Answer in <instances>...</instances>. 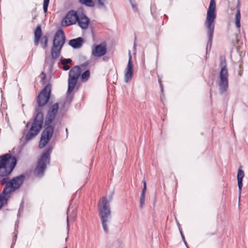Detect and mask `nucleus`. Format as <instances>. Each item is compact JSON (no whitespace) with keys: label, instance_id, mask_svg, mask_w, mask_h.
I'll use <instances>...</instances> for the list:
<instances>
[{"label":"nucleus","instance_id":"obj_9","mask_svg":"<svg viewBox=\"0 0 248 248\" xmlns=\"http://www.w3.org/2000/svg\"><path fill=\"white\" fill-rule=\"evenodd\" d=\"M81 70L78 66L73 67L69 72L68 78V87L67 91V100H69L70 102L72 99V96L71 95V93L74 90L78 80L80 76Z\"/></svg>","mask_w":248,"mask_h":248},{"label":"nucleus","instance_id":"obj_18","mask_svg":"<svg viewBox=\"0 0 248 248\" xmlns=\"http://www.w3.org/2000/svg\"><path fill=\"white\" fill-rule=\"evenodd\" d=\"M10 198V196L7 193H4L3 190L2 193L0 194V209L2 207L7 204L8 200Z\"/></svg>","mask_w":248,"mask_h":248},{"label":"nucleus","instance_id":"obj_38","mask_svg":"<svg viewBox=\"0 0 248 248\" xmlns=\"http://www.w3.org/2000/svg\"><path fill=\"white\" fill-rule=\"evenodd\" d=\"M185 244L186 248H189L186 242V244Z\"/></svg>","mask_w":248,"mask_h":248},{"label":"nucleus","instance_id":"obj_29","mask_svg":"<svg viewBox=\"0 0 248 248\" xmlns=\"http://www.w3.org/2000/svg\"><path fill=\"white\" fill-rule=\"evenodd\" d=\"M40 77L42 80V82L43 84L45 83V80L46 78V75L44 72H42L41 74L40 75Z\"/></svg>","mask_w":248,"mask_h":248},{"label":"nucleus","instance_id":"obj_33","mask_svg":"<svg viewBox=\"0 0 248 248\" xmlns=\"http://www.w3.org/2000/svg\"><path fill=\"white\" fill-rule=\"evenodd\" d=\"M180 233H181V237H182V238L183 239V241L184 242V243L185 244H186V241L185 240V236H184V235L183 234V232H182V230H180Z\"/></svg>","mask_w":248,"mask_h":248},{"label":"nucleus","instance_id":"obj_28","mask_svg":"<svg viewBox=\"0 0 248 248\" xmlns=\"http://www.w3.org/2000/svg\"><path fill=\"white\" fill-rule=\"evenodd\" d=\"M23 211V203L22 202L20 203V207L18 210V214H17V217H19L20 216V214L21 213H22Z\"/></svg>","mask_w":248,"mask_h":248},{"label":"nucleus","instance_id":"obj_39","mask_svg":"<svg viewBox=\"0 0 248 248\" xmlns=\"http://www.w3.org/2000/svg\"><path fill=\"white\" fill-rule=\"evenodd\" d=\"M17 227H18V225L16 223V224H15V228H16H16H17Z\"/></svg>","mask_w":248,"mask_h":248},{"label":"nucleus","instance_id":"obj_13","mask_svg":"<svg viewBox=\"0 0 248 248\" xmlns=\"http://www.w3.org/2000/svg\"><path fill=\"white\" fill-rule=\"evenodd\" d=\"M107 53V48L105 45L101 44L96 45L92 49V54L96 57H101Z\"/></svg>","mask_w":248,"mask_h":248},{"label":"nucleus","instance_id":"obj_35","mask_svg":"<svg viewBox=\"0 0 248 248\" xmlns=\"http://www.w3.org/2000/svg\"><path fill=\"white\" fill-rule=\"evenodd\" d=\"M63 69L65 71L68 70L70 69V66L67 64L63 65Z\"/></svg>","mask_w":248,"mask_h":248},{"label":"nucleus","instance_id":"obj_27","mask_svg":"<svg viewBox=\"0 0 248 248\" xmlns=\"http://www.w3.org/2000/svg\"><path fill=\"white\" fill-rule=\"evenodd\" d=\"M72 62V60L70 59H63L62 60L61 63L62 65L68 64Z\"/></svg>","mask_w":248,"mask_h":248},{"label":"nucleus","instance_id":"obj_20","mask_svg":"<svg viewBox=\"0 0 248 248\" xmlns=\"http://www.w3.org/2000/svg\"><path fill=\"white\" fill-rule=\"evenodd\" d=\"M79 1L82 4L88 7H93L94 6L93 0H79Z\"/></svg>","mask_w":248,"mask_h":248},{"label":"nucleus","instance_id":"obj_25","mask_svg":"<svg viewBox=\"0 0 248 248\" xmlns=\"http://www.w3.org/2000/svg\"><path fill=\"white\" fill-rule=\"evenodd\" d=\"M49 2V0H44L43 2V10L45 13L47 12V8Z\"/></svg>","mask_w":248,"mask_h":248},{"label":"nucleus","instance_id":"obj_11","mask_svg":"<svg viewBox=\"0 0 248 248\" xmlns=\"http://www.w3.org/2000/svg\"><path fill=\"white\" fill-rule=\"evenodd\" d=\"M78 17L76 11L71 10L67 13L65 17L62 20V25L63 27H67L75 24L78 20Z\"/></svg>","mask_w":248,"mask_h":248},{"label":"nucleus","instance_id":"obj_42","mask_svg":"<svg viewBox=\"0 0 248 248\" xmlns=\"http://www.w3.org/2000/svg\"><path fill=\"white\" fill-rule=\"evenodd\" d=\"M67 239H68V236L65 238V241H66L67 240Z\"/></svg>","mask_w":248,"mask_h":248},{"label":"nucleus","instance_id":"obj_7","mask_svg":"<svg viewBox=\"0 0 248 248\" xmlns=\"http://www.w3.org/2000/svg\"><path fill=\"white\" fill-rule=\"evenodd\" d=\"M221 67L217 84L218 90L220 94L226 92L229 87V73L227 65L225 62H221Z\"/></svg>","mask_w":248,"mask_h":248},{"label":"nucleus","instance_id":"obj_4","mask_svg":"<svg viewBox=\"0 0 248 248\" xmlns=\"http://www.w3.org/2000/svg\"><path fill=\"white\" fill-rule=\"evenodd\" d=\"M16 162V158L10 154L0 156V177H2L0 183L2 185L6 186L9 181L8 176L13 171Z\"/></svg>","mask_w":248,"mask_h":248},{"label":"nucleus","instance_id":"obj_26","mask_svg":"<svg viewBox=\"0 0 248 248\" xmlns=\"http://www.w3.org/2000/svg\"><path fill=\"white\" fill-rule=\"evenodd\" d=\"M128 0L131 4V5L132 6V8L133 11H134L135 12L137 11L138 8L134 2V0Z\"/></svg>","mask_w":248,"mask_h":248},{"label":"nucleus","instance_id":"obj_12","mask_svg":"<svg viewBox=\"0 0 248 248\" xmlns=\"http://www.w3.org/2000/svg\"><path fill=\"white\" fill-rule=\"evenodd\" d=\"M128 55V62L124 73V81L126 83L129 82L131 80L134 73V65L132 63V56L130 51Z\"/></svg>","mask_w":248,"mask_h":248},{"label":"nucleus","instance_id":"obj_34","mask_svg":"<svg viewBox=\"0 0 248 248\" xmlns=\"http://www.w3.org/2000/svg\"><path fill=\"white\" fill-rule=\"evenodd\" d=\"M15 233V236L13 237V243L15 242L16 241V238H17V232L16 230H15V232H14Z\"/></svg>","mask_w":248,"mask_h":248},{"label":"nucleus","instance_id":"obj_2","mask_svg":"<svg viewBox=\"0 0 248 248\" xmlns=\"http://www.w3.org/2000/svg\"><path fill=\"white\" fill-rule=\"evenodd\" d=\"M59 109V104L58 103L49 106L46 117L45 124L46 126L42 133L39 148H44L52 137L54 132V128L49 125L55 120Z\"/></svg>","mask_w":248,"mask_h":248},{"label":"nucleus","instance_id":"obj_24","mask_svg":"<svg viewBox=\"0 0 248 248\" xmlns=\"http://www.w3.org/2000/svg\"><path fill=\"white\" fill-rule=\"evenodd\" d=\"M98 2V7L100 8H105L106 7L105 4L107 2L106 0H97Z\"/></svg>","mask_w":248,"mask_h":248},{"label":"nucleus","instance_id":"obj_3","mask_svg":"<svg viewBox=\"0 0 248 248\" xmlns=\"http://www.w3.org/2000/svg\"><path fill=\"white\" fill-rule=\"evenodd\" d=\"M65 42V37L63 31L62 30H58L54 36L51 49V57L46 56L45 57V63L50 68L52 67L56 60L59 57Z\"/></svg>","mask_w":248,"mask_h":248},{"label":"nucleus","instance_id":"obj_41","mask_svg":"<svg viewBox=\"0 0 248 248\" xmlns=\"http://www.w3.org/2000/svg\"><path fill=\"white\" fill-rule=\"evenodd\" d=\"M134 47H136V43L135 42L134 43Z\"/></svg>","mask_w":248,"mask_h":248},{"label":"nucleus","instance_id":"obj_22","mask_svg":"<svg viewBox=\"0 0 248 248\" xmlns=\"http://www.w3.org/2000/svg\"><path fill=\"white\" fill-rule=\"evenodd\" d=\"M145 192L142 191L140 197V207L142 208L144 205Z\"/></svg>","mask_w":248,"mask_h":248},{"label":"nucleus","instance_id":"obj_5","mask_svg":"<svg viewBox=\"0 0 248 248\" xmlns=\"http://www.w3.org/2000/svg\"><path fill=\"white\" fill-rule=\"evenodd\" d=\"M216 2L214 0H211L207 12V16L205 21V26L207 29L208 41L206 46V54L208 50L211 48L213 37L215 29V20L216 18Z\"/></svg>","mask_w":248,"mask_h":248},{"label":"nucleus","instance_id":"obj_36","mask_svg":"<svg viewBox=\"0 0 248 248\" xmlns=\"http://www.w3.org/2000/svg\"><path fill=\"white\" fill-rule=\"evenodd\" d=\"M177 225H178V228H179V230L180 231V230H182V229L181 228L180 225V224H179V223L178 222H177Z\"/></svg>","mask_w":248,"mask_h":248},{"label":"nucleus","instance_id":"obj_16","mask_svg":"<svg viewBox=\"0 0 248 248\" xmlns=\"http://www.w3.org/2000/svg\"><path fill=\"white\" fill-rule=\"evenodd\" d=\"M244 175L245 174L244 171L242 169H239L238 170L237 175V179L238 183V186L239 188V195H240L243 186V179L244 177Z\"/></svg>","mask_w":248,"mask_h":248},{"label":"nucleus","instance_id":"obj_32","mask_svg":"<svg viewBox=\"0 0 248 248\" xmlns=\"http://www.w3.org/2000/svg\"><path fill=\"white\" fill-rule=\"evenodd\" d=\"M158 82L159 83L160 87L161 88V91L162 93H163V84L161 82L160 79H158Z\"/></svg>","mask_w":248,"mask_h":248},{"label":"nucleus","instance_id":"obj_6","mask_svg":"<svg viewBox=\"0 0 248 248\" xmlns=\"http://www.w3.org/2000/svg\"><path fill=\"white\" fill-rule=\"evenodd\" d=\"M111 198L108 200L106 197H103L98 203L99 215L101 219L103 229L105 233L108 232V225L111 219V215L109 202Z\"/></svg>","mask_w":248,"mask_h":248},{"label":"nucleus","instance_id":"obj_30","mask_svg":"<svg viewBox=\"0 0 248 248\" xmlns=\"http://www.w3.org/2000/svg\"><path fill=\"white\" fill-rule=\"evenodd\" d=\"M67 233L68 234L69 231V224L68 217H67V226H66Z\"/></svg>","mask_w":248,"mask_h":248},{"label":"nucleus","instance_id":"obj_23","mask_svg":"<svg viewBox=\"0 0 248 248\" xmlns=\"http://www.w3.org/2000/svg\"><path fill=\"white\" fill-rule=\"evenodd\" d=\"M90 75V72L89 70L85 71L82 75H81V78L82 80H87L89 78Z\"/></svg>","mask_w":248,"mask_h":248},{"label":"nucleus","instance_id":"obj_15","mask_svg":"<svg viewBox=\"0 0 248 248\" xmlns=\"http://www.w3.org/2000/svg\"><path fill=\"white\" fill-rule=\"evenodd\" d=\"M84 40L82 37H78L69 40V45L73 48L77 49L80 48L83 45Z\"/></svg>","mask_w":248,"mask_h":248},{"label":"nucleus","instance_id":"obj_31","mask_svg":"<svg viewBox=\"0 0 248 248\" xmlns=\"http://www.w3.org/2000/svg\"><path fill=\"white\" fill-rule=\"evenodd\" d=\"M142 183L143 184V187L142 191L146 192V184L145 181L144 180L142 181Z\"/></svg>","mask_w":248,"mask_h":248},{"label":"nucleus","instance_id":"obj_40","mask_svg":"<svg viewBox=\"0 0 248 248\" xmlns=\"http://www.w3.org/2000/svg\"><path fill=\"white\" fill-rule=\"evenodd\" d=\"M29 124L30 123L29 122H28L27 124V125H26V127H28L29 125Z\"/></svg>","mask_w":248,"mask_h":248},{"label":"nucleus","instance_id":"obj_17","mask_svg":"<svg viewBox=\"0 0 248 248\" xmlns=\"http://www.w3.org/2000/svg\"><path fill=\"white\" fill-rule=\"evenodd\" d=\"M42 34L41 28L40 26H38L34 31V45L37 46L39 44V40Z\"/></svg>","mask_w":248,"mask_h":248},{"label":"nucleus","instance_id":"obj_14","mask_svg":"<svg viewBox=\"0 0 248 248\" xmlns=\"http://www.w3.org/2000/svg\"><path fill=\"white\" fill-rule=\"evenodd\" d=\"M77 22L81 29L85 30L88 27L90 20L86 16L82 15L78 17Z\"/></svg>","mask_w":248,"mask_h":248},{"label":"nucleus","instance_id":"obj_37","mask_svg":"<svg viewBox=\"0 0 248 248\" xmlns=\"http://www.w3.org/2000/svg\"><path fill=\"white\" fill-rule=\"evenodd\" d=\"M3 76L4 77H5V76H7V74H6L5 71H4V72H3Z\"/></svg>","mask_w":248,"mask_h":248},{"label":"nucleus","instance_id":"obj_21","mask_svg":"<svg viewBox=\"0 0 248 248\" xmlns=\"http://www.w3.org/2000/svg\"><path fill=\"white\" fill-rule=\"evenodd\" d=\"M40 39V44L41 45L42 47L43 48H46L47 46V37L46 36H44Z\"/></svg>","mask_w":248,"mask_h":248},{"label":"nucleus","instance_id":"obj_1","mask_svg":"<svg viewBox=\"0 0 248 248\" xmlns=\"http://www.w3.org/2000/svg\"><path fill=\"white\" fill-rule=\"evenodd\" d=\"M51 93V86L48 84L38 94L37 99L38 107L36 108V115L31 126L26 135L25 139L27 141L30 140L36 136L42 128L44 121V115L42 112L41 108L48 102L50 98Z\"/></svg>","mask_w":248,"mask_h":248},{"label":"nucleus","instance_id":"obj_8","mask_svg":"<svg viewBox=\"0 0 248 248\" xmlns=\"http://www.w3.org/2000/svg\"><path fill=\"white\" fill-rule=\"evenodd\" d=\"M52 151V147L49 146L47 150L44 152L38 161V164L34 170V174L38 177H42L47 165L50 163V155Z\"/></svg>","mask_w":248,"mask_h":248},{"label":"nucleus","instance_id":"obj_19","mask_svg":"<svg viewBox=\"0 0 248 248\" xmlns=\"http://www.w3.org/2000/svg\"><path fill=\"white\" fill-rule=\"evenodd\" d=\"M237 11L235 14V24L237 29L239 30L240 28L241 24H240V19H241V13H240V9L239 5L237 6L236 7Z\"/></svg>","mask_w":248,"mask_h":248},{"label":"nucleus","instance_id":"obj_10","mask_svg":"<svg viewBox=\"0 0 248 248\" xmlns=\"http://www.w3.org/2000/svg\"><path fill=\"white\" fill-rule=\"evenodd\" d=\"M25 178V175L21 174L9 180L3 189L4 193L10 196L12 193L20 188Z\"/></svg>","mask_w":248,"mask_h":248}]
</instances>
